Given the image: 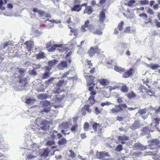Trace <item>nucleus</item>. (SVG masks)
<instances>
[{
	"mask_svg": "<svg viewBox=\"0 0 160 160\" xmlns=\"http://www.w3.org/2000/svg\"><path fill=\"white\" fill-rule=\"evenodd\" d=\"M147 111L146 108L140 109L138 111V113L141 115L145 114L146 113Z\"/></svg>",
	"mask_w": 160,
	"mask_h": 160,
	"instance_id": "3c124183",
	"label": "nucleus"
},
{
	"mask_svg": "<svg viewBox=\"0 0 160 160\" xmlns=\"http://www.w3.org/2000/svg\"><path fill=\"white\" fill-rule=\"evenodd\" d=\"M139 16L141 17H142L144 19L146 20L148 18V15L146 13H142L139 15Z\"/></svg>",
	"mask_w": 160,
	"mask_h": 160,
	"instance_id": "13d9d810",
	"label": "nucleus"
},
{
	"mask_svg": "<svg viewBox=\"0 0 160 160\" xmlns=\"http://www.w3.org/2000/svg\"><path fill=\"white\" fill-rule=\"evenodd\" d=\"M19 82L23 84L24 87H25L27 84V79L25 78H23L19 80Z\"/></svg>",
	"mask_w": 160,
	"mask_h": 160,
	"instance_id": "e433bc0d",
	"label": "nucleus"
},
{
	"mask_svg": "<svg viewBox=\"0 0 160 160\" xmlns=\"http://www.w3.org/2000/svg\"><path fill=\"white\" fill-rule=\"evenodd\" d=\"M160 122V118H155L153 119V123H152L151 124V125H152V124H155L154 125L155 127L157 128V126L158 125Z\"/></svg>",
	"mask_w": 160,
	"mask_h": 160,
	"instance_id": "cd10ccee",
	"label": "nucleus"
},
{
	"mask_svg": "<svg viewBox=\"0 0 160 160\" xmlns=\"http://www.w3.org/2000/svg\"><path fill=\"white\" fill-rule=\"evenodd\" d=\"M42 107L43 108L41 110V112H44L48 113L51 110V103L50 102L46 100L43 102L42 104Z\"/></svg>",
	"mask_w": 160,
	"mask_h": 160,
	"instance_id": "9d476101",
	"label": "nucleus"
},
{
	"mask_svg": "<svg viewBox=\"0 0 160 160\" xmlns=\"http://www.w3.org/2000/svg\"><path fill=\"white\" fill-rule=\"evenodd\" d=\"M78 127V125L76 124L73 125L71 128V130L72 132H75L77 131Z\"/></svg>",
	"mask_w": 160,
	"mask_h": 160,
	"instance_id": "37998d69",
	"label": "nucleus"
},
{
	"mask_svg": "<svg viewBox=\"0 0 160 160\" xmlns=\"http://www.w3.org/2000/svg\"><path fill=\"white\" fill-rule=\"evenodd\" d=\"M114 69L116 71L121 73H123L126 71L125 68H122L117 65H115V66Z\"/></svg>",
	"mask_w": 160,
	"mask_h": 160,
	"instance_id": "412c9836",
	"label": "nucleus"
},
{
	"mask_svg": "<svg viewBox=\"0 0 160 160\" xmlns=\"http://www.w3.org/2000/svg\"><path fill=\"white\" fill-rule=\"evenodd\" d=\"M50 74L49 72H45L43 74L42 78L43 79H47L50 77Z\"/></svg>",
	"mask_w": 160,
	"mask_h": 160,
	"instance_id": "c9c22d12",
	"label": "nucleus"
},
{
	"mask_svg": "<svg viewBox=\"0 0 160 160\" xmlns=\"http://www.w3.org/2000/svg\"><path fill=\"white\" fill-rule=\"evenodd\" d=\"M3 2L2 0H0V9L3 10L5 9V8L4 6H3Z\"/></svg>",
	"mask_w": 160,
	"mask_h": 160,
	"instance_id": "bf43d9fd",
	"label": "nucleus"
},
{
	"mask_svg": "<svg viewBox=\"0 0 160 160\" xmlns=\"http://www.w3.org/2000/svg\"><path fill=\"white\" fill-rule=\"evenodd\" d=\"M90 21L89 20H87L84 25H82L81 27V31L82 32H84L87 31L88 30L92 29L93 28L92 25L90 24Z\"/></svg>",
	"mask_w": 160,
	"mask_h": 160,
	"instance_id": "1a4fd4ad",
	"label": "nucleus"
},
{
	"mask_svg": "<svg viewBox=\"0 0 160 160\" xmlns=\"http://www.w3.org/2000/svg\"><path fill=\"white\" fill-rule=\"evenodd\" d=\"M50 122L46 119L41 120L38 118L36 120V124L39 127V129L43 130H48L50 127Z\"/></svg>",
	"mask_w": 160,
	"mask_h": 160,
	"instance_id": "f257e3e1",
	"label": "nucleus"
},
{
	"mask_svg": "<svg viewBox=\"0 0 160 160\" xmlns=\"http://www.w3.org/2000/svg\"><path fill=\"white\" fill-rule=\"evenodd\" d=\"M121 91L123 93H127L129 91V88L126 84L123 83L120 87Z\"/></svg>",
	"mask_w": 160,
	"mask_h": 160,
	"instance_id": "5701e85b",
	"label": "nucleus"
},
{
	"mask_svg": "<svg viewBox=\"0 0 160 160\" xmlns=\"http://www.w3.org/2000/svg\"><path fill=\"white\" fill-rule=\"evenodd\" d=\"M138 85V89L140 92H146L147 88L146 87L142 84Z\"/></svg>",
	"mask_w": 160,
	"mask_h": 160,
	"instance_id": "7c9ffc66",
	"label": "nucleus"
},
{
	"mask_svg": "<svg viewBox=\"0 0 160 160\" xmlns=\"http://www.w3.org/2000/svg\"><path fill=\"white\" fill-rule=\"evenodd\" d=\"M84 76L86 79H87L89 78L87 80V85L90 86L92 85V86H93L94 87L95 84L94 83V79L95 78L92 76L90 75L89 73L84 72Z\"/></svg>",
	"mask_w": 160,
	"mask_h": 160,
	"instance_id": "6e6552de",
	"label": "nucleus"
},
{
	"mask_svg": "<svg viewBox=\"0 0 160 160\" xmlns=\"http://www.w3.org/2000/svg\"><path fill=\"white\" fill-rule=\"evenodd\" d=\"M55 79V78L51 77L45 81V84L46 85H48L52 83Z\"/></svg>",
	"mask_w": 160,
	"mask_h": 160,
	"instance_id": "ea45409f",
	"label": "nucleus"
},
{
	"mask_svg": "<svg viewBox=\"0 0 160 160\" xmlns=\"http://www.w3.org/2000/svg\"><path fill=\"white\" fill-rule=\"evenodd\" d=\"M140 127V124L139 121H135L132 125V129H136Z\"/></svg>",
	"mask_w": 160,
	"mask_h": 160,
	"instance_id": "c85d7f7f",
	"label": "nucleus"
},
{
	"mask_svg": "<svg viewBox=\"0 0 160 160\" xmlns=\"http://www.w3.org/2000/svg\"><path fill=\"white\" fill-rule=\"evenodd\" d=\"M140 3L142 5H148L149 4V2L148 0H142L140 1Z\"/></svg>",
	"mask_w": 160,
	"mask_h": 160,
	"instance_id": "4d7b16f0",
	"label": "nucleus"
},
{
	"mask_svg": "<svg viewBox=\"0 0 160 160\" xmlns=\"http://www.w3.org/2000/svg\"><path fill=\"white\" fill-rule=\"evenodd\" d=\"M55 144V141L53 140L48 141L46 143L47 146H51Z\"/></svg>",
	"mask_w": 160,
	"mask_h": 160,
	"instance_id": "8fccbe9b",
	"label": "nucleus"
},
{
	"mask_svg": "<svg viewBox=\"0 0 160 160\" xmlns=\"http://www.w3.org/2000/svg\"><path fill=\"white\" fill-rule=\"evenodd\" d=\"M156 26L158 28H160V22L157 19L154 20Z\"/></svg>",
	"mask_w": 160,
	"mask_h": 160,
	"instance_id": "0e129e2a",
	"label": "nucleus"
},
{
	"mask_svg": "<svg viewBox=\"0 0 160 160\" xmlns=\"http://www.w3.org/2000/svg\"><path fill=\"white\" fill-rule=\"evenodd\" d=\"M125 95L129 99H132L137 96L136 94L133 91H131L126 94Z\"/></svg>",
	"mask_w": 160,
	"mask_h": 160,
	"instance_id": "393cba45",
	"label": "nucleus"
},
{
	"mask_svg": "<svg viewBox=\"0 0 160 160\" xmlns=\"http://www.w3.org/2000/svg\"><path fill=\"white\" fill-rule=\"evenodd\" d=\"M127 106L126 103L119 104L115 105L114 108H113L110 110V113L112 114H115L118 113L123 111L122 108H126Z\"/></svg>",
	"mask_w": 160,
	"mask_h": 160,
	"instance_id": "7ed1b4c3",
	"label": "nucleus"
},
{
	"mask_svg": "<svg viewBox=\"0 0 160 160\" xmlns=\"http://www.w3.org/2000/svg\"><path fill=\"white\" fill-rule=\"evenodd\" d=\"M149 67L152 70H156L160 67V65L158 64H151Z\"/></svg>",
	"mask_w": 160,
	"mask_h": 160,
	"instance_id": "f704fd0d",
	"label": "nucleus"
},
{
	"mask_svg": "<svg viewBox=\"0 0 160 160\" xmlns=\"http://www.w3.org/2000/svg\"><path fill=\"white\" fill-rule=\"evenodd\" d=\"M146 92L150 96L155 95V93L153 91H152L150 90H148L146 91Z\"/></svg>",
	"mask_w": 160,
	"mask_h": 160,
	"instance_id": "864d4df0",
	"label": "nucleus"
},
{
	"mask_svg": "<svg viewBox=\"0 0 160 160\" xmlns=\"http://www.w3.org/2000/svg\"><path fill=\"white\" fill-rule=\"evenodd\" d=\"M93 11V9L91 6H89L85 8L83 11V13H87L88 14H91Z\"/></svg>",
	"mask_w": 160,
	"mask_h": 160,
	"instance_id": "a211bd4d",
	"label": "nucleus"
},
{
	"mask_svg": "<svg viewBox=\"0 0 160 160\" xmlns=\"http://www.w3.org/2000/svg\"><path fill=\"white\" fill-rule=\"evenodd\" d=\"M29 73L31 75L36 76L37 74V73L34 70H32L29 71Z\"/></svg>",
	"mask_w": 160,
	"mask_h": 160,
	"instance_id": "6e6d98bb",
	"label": "nucleus"
},
{
	"mask_svg": "<svg viewBox=\"0 0 160 160\" xmlns=\"http://www.w3.org/2000/svg\"><path fill=\"white\" fill-rule=\"evenodd\" d=\"M49 152V149L48 148H47L44 150L42 153V155L46 158L48 156Z\"/></svg>",
	"mask_w": 160,
	"mask_h": 160,
	"instance_id": "a18cd8bd",
	"label": "nucleus"
},
{
	"mask_svg": "<svg viewBox=\"0 0 160 160\" xmlns=\"http://www.w3.org/2000/svg\"><path fill=\"white\" fill-rule=\"evenodd\" d=\"M123 149L122 146V145L119 144L116 147L115 150L118 152L121 151Z\"/></svg>",
	"mask_w": 160,
	"mask_h": 160,
	"instance_id": "603ef678",
	"label": "nucleus"
},
{
	"mask_svg": "<svg viewBox=\"0 0 160 160\" xmlns=\"http://www.w3.org/2000/svg\"><path fill=\"white\" fill-rule=\"evenodd\" d=\"M124 22L123 21H121V22L119 23L117 28L118 29L119 31H122L123 28V26L124 25Z\"/></svg>",
	"mask_w": 160,
	"mask_h": 160,
	"instance_id": "a19ab883",
	"label": "nucleus"
},
{
	"mask_svg": "<svg viewBox=\"0 0 160 160\" xmlns=\"http://www.w3.org/2000/svg\"><path fill=\"white\" fill-rule=\"evenodd\" d=\"M38 14L40 17H43L44 16L46 18H51V16L50 14L46 13L45 12L40 10H39Z\"/></svg>",
	"mask_w": 160,
	"mask_h": 160,
	"instance_id": "aec40b11",
	"label": "nucleus"
},
{
	"mask_svg": "<svg viewBox=\"0 0 160 160\" xmlns=\"http://www.w3.org/2000/svg\"><path fill=\"white\" fill-rule=\"evenodd\" d=\"M71 72L70 70L68 71L65 72L64 73H63L61 76V79H63L64 78H65L67 77V76Z\"/></svg>",
	"mask_w": 160,
	"mask_h": 160,
	"instance_id": "49530a36",
	"label": "nucleus"
},
{
	"mask_svg": "<svg viewBox=\"0 0 160 160\" xmlns=\"http://www.w3.org/2000/svg\"><path fill=\"white\" fill-rule=\"evenodd\" d=\"M63 45L62 44H55L51 45L50 48L49 49H48V51L49 52L54 51L57 48H63Z\"/></svg>",
	"mask_w": 160,
	"mask_h": 160,
	"instance_id": "dca6fc26",
	"label": "nucleus"
},
{
	"mask_svg": "<svg viewBox=\"0 0 160 160\" xmlns=\"http://www.w3.org/2000/svg\"><path fill=\"white\" fill-rule=\"evenodd\" d=\"M100 126L99 124H98L97 122H94L92 124V127L95 132L97 131V128L100 127Z\"/></svg>",
	"mask_w": 160,
	"mask_h": 160,
	"instance_id": "58836bf2",
	"label": "nucleus"
},
{
	"mask_svg": "<svg viewBox=\"0 0 160 160\" xmlns=\"http://www.w3.org/2000/svg\"><path fill=\"white\" fill-rule=\"evenodd\" d=\"M67 142V140L66 138H62L58 140V145L59 146L64 145Z\"/></svg>",
	"mask_w": 160,
	"mask_h": 160,
	"instance_id": "a878e982",
	"label": "nucleus"
},
{
	"mask_svg": "<svg viewBox=\"0 0 160 160\" xmlns=\"http://www.w3.org/2000/svg\"><path fill=\"white\" fill-rule=\"evenodd\" d=\"M87 65L88 66V68H90L92 67L93 66V64L92 63L91 60H89L87 59L86 60Z\"/></svg>",
	"mask_w": 160,
	"mask_h": 160,
	"instance_id": "de8ad7c7",
	"label": "nucleus"
},
{
	"mask_svg": "<svg viewBox=\"0 0 160 160\" xmlns=\"http://www.w3.org/2000/svg\"><path fill=\"white\" fill-rule=\"evenodd\" d=\"M103 52L101 51V49L99 48L98 45H96L95 47H91L88 50L87 53L90 57H92L94 56L95 54H99L103 53Z\"/></svg>",
	"mask_w": 160,
	"mask_h": 160,
	"instance_id": "f03ea898",
	"label": "nucleus"
},
{
	"mask_svg": "<svg viewBox=\"0 0 160 160\" xmlns=\"http://www.w3.org/2000/svg\"><path fill=\"white\" fill-rule=\"evenodd\" d=\"M91 32L94 34H97L98 35H102V32L100 28L99 29H97L96 30H93L92 29L91 30Z\"/></svg>",
	"mask_w": 160,
	"mask_h": 160,
	"instance_id": "c756f323",
	"label": "nucleus"
},
{
	"mask_svg": "<svg viewBox=\"0 0 160 160\" xmlns=\"http://www.w3.org/2000/svg\"><path fill=\"white\" fill-rule=\"evenodd\" d=\"M38 97L41 99H43L46 98L45 95L43 93L40 94L38 95Z\"/></svg>",
	"mask_w": 160,
	"mask_h": 160,
	"instance_id": "69168bd1",
	"label": "nucleus"
},
{
	"mask_svg": "<svg viewBox=\"0 0 160 160\" xmlns=\"http://www.w3.org/2000/svg\"><path fill=\"white\" fill-rule=\"evenodd\" d=\"M134 72V69L132 68H131L126 72H123L122 77L124 78H127L129 77L130 76H132Z\"/></svg>",
	"mask_w": 160,
	"mask_h": 160,
	"instance_id": "9b49d317",
	"label": "nucleus"
},
{
	"mask_svg": "<svg viewBox=\"0 0 160 160\" xmlns=\"http://www.w3.org/2000/svg\"><path fill=\"white\" fill-rule=\"evenodd\" d=\"M148 146L151 150H154L160 147V142L158 139H153L148 141Z\"/></svg>",
	"mask_w": 160,
	"mask_h": 160,
	"instance_id": "20e7f679",
	"label": "nucleus"
},
{
	"mask_svg": "<svg viewBox=\"0 0 160 160\" xmlns=\"http://www.w3.org/2000/svg\"><path fill=\"white\" fill-rule=\"evenodd\" d=\"M118 139L119 141L127 140H128L129 137L126 135L119 136L118 137Z\"/></svg>",
	"mask_w": 160,
	"mask_h": 160,
	"instance_id": "4c0bfd02",
	"label": "nucleus"
},
{
	"mask_svg": "<svg viewBox=\"0 0 160 160\" xmlns=\"http://www.w3.org/2000/svg\"><path fill=\"white\" fill-rule=\"evenodd\" d=\"M69 28L71 29L70 32H72V33L70 34V35H72V33H73L74 36H77L78 35L77 29L73 28L71 27H69Z\"/></svg>",
	"mask_w": 160,
	"mask_h": 160,
	"instance_id": "2f4dec72",
	"label": "nucleus"
},
{
	"mask_svg": "<svg viewBox=\"0 0 160 160\" xmlns=\"http://www.w3.org/2000/svg\"><path fill=\"white\" fill-rule=\"evenodd\" d=\"M66 61H62L58 64L57 68L59 70H62L65 68H68V62L71 63L72 62L71 58L67 59Z\"/></svg>",
	"mask_w": 160,
	"mask_h": 160,
	"instance_id": "423d86ee",
	"label": "nucleus"
},
{
	"mask_svg": "<svg viewBox=\"0 0 160 160\" xmlns=\"http://www.w3.org/2000/svg\"><path fill=\"white\" fill-rule=\"evenodd\" d=\"M58 62V60L56 59L49 60L48 62V66H50L52 68Z\"/></svg>",
	"mask_w": 160,
	"mask_h": 160,
	"instance_id": "6ab92c4d",
	"label": "nucleus"
},
{
	"mask_svg": "<svg viewBox=\"0 0 160 160\" xmlns=\"http://www.w3.org/2000/svg\"><path fill=\"white\" fill-rule=\"evenodd\" d=\"M147 12L150 15H154V12L153 11V10L151 8H149L148 9L147 11Z\"/></svg>",
	"mask_w": 160,
	"mask_h": 160,
	"instance_id": "338daca9",
	"label": "nucleus"
},
{
	"mask_svg": "<svg viewBox=\"0 0 160 160\" xmlns=\"http://www.w3.org/2000/svg\"><path fill=\"white\" fill-rule=\"evenodd\" d=\"M96 68L95 67H93L91 68V70H90L89 73L91 74H93L95 72H96Z\"/></svg>",
	"mask_w": 160,
	"mask_h": 160,
	"instance_id": "680f3d73",
	"label": "nucleus"
},
{
	"mask_svg": "<svg viewBox=\"0 0 160 160\" xmlns=\"http://www.w3.org/2000/svg\"><path fill=\"white\" fill-rule=\"evenodd\" d=\"M95 113L97 115H98L101 112L100 110L98 109L97 107H96L95 108Z\"/></svg>",
	"mask_w": 160,
	"mask_h": 160,
	"instance_id": "774afa93",
	"label": "nucleus"
},
{
	"mask_svg": "<svg viewBox=\"0 0 160 160\" xmlns=\"http://www.w3.org/2000/svg\"><path fill=\"white\" fill-rule=\"evenodd\" d=\"M58 132V131L56 130H54L52 133L51 135V137L52 138H55L56 137L57 134Z\"/></svg>",
	"mask_w": 160,
	"mask_h": 160,
	"instance_id": "5fc2aeb1",
	"label": "nucleus"
},
{
	"mask_svg": "<svg viewBox=\"0 0 160 160\" xmlns=\"http://www.w3.org/2000/svg\"><path fill=\"white\" fill-rule=\"evenodd\" d=\"M69 152L70 153L69 156L72 159H73L76 157V155L72 149L69 150Z\"/></svg>",
	"mask_w": 160,
	"mask_h": 160,
	"instance_id": "79ce46f5",
	"label": "nucleus"
},
{
	"mask_svg": "<svg viewBox=\"0 0 160 160\" xmlns=\"http://www.w3.org/2000/svg\"><path fill=\"white\" fill-rule=\"evenodd\" d=\"M106 16L105 10H102L100 12L99 16V22L100 23H103L105 19Z\"/></svg>",
	"mask_w": 160,
	"mask_h": 160,
	"instance_id": "f8f14e48",
	"label": "nucleus"
},
{
	"mask_svg": "<svg viewBox=\"0 0 160 160\" xmlns=\"http://www.w3.org/2000/svg\"><path fill=\"white\" fill-rule=\"evenodd\" d=\"M64 82V81L63 79L60 80L56 83V87L55 90L53 91V93L54 94H59L60 93L64 92V89H61L60 87H61Z\"/></svg>",
	"mask_w": 160,
	"mask_h": 160,
	"instance_id": "0eeeda50",
	"label": "nucleus"
},
{
	"mask_svg": "<svg viewBox=\"0 0 160 160\" xmlns=\"http://www.w3.org/2000/svg\"><path fill=\"white\" fill-rule=\"evenodd\" d=\"M90 106L89 105H85L82 108V111L83 112L82 114L83 116H85L86 113V112H88L90 113L92 112V109L90 108Z\"/></svg>",
	"mask_w": 160,
	"mask_h": 160,
	"instance_id": "4468645a",
	"label": "nucleus"
},
{
	"mask_svg": "<svg viewBox=\"0 0 160 160\" xmlns=\"http://www.w3.org/2000/svg\"><path fill=\"white\" fill-rule=\"evenodd\" d=\"M81 10V8L80 4L74 5L71 8L72 12H78Z\"/></svg>",
	"mask_w": 160,
	"mask_h": 160,
	"instance_id": "f3484780",
	"label": "nucleus"
},
{
	"mask_svg": "<svg viewBox=\"0 0 160 160\" xmlns=\"http://www.w3.org/2000/svg\"><path fill=\"white\" fill-rule=\"evenodd\" d=\"M24 44L26 46V48L28 51H30L32 50L33 44L31 42L27 41L24 43Z\"/></svg>",
	"mask_w": 160,
	"mask_h": 160,
	"instance_id": "4be33fe9",
	"label": "nucleus"
},
{
	"mask_svg": "<svg viewBox=\"0 0 160 160\" xmlns=\"http://www.w3.org/2000/svg\"><path fill=\"white\" fill-rule=\"evenodd\" d=\"M36 58L37 59H44L45 58V54L42 52H40L38 54H36Z\"/></svg>",
	"mask_w": 160,
	"mask_h": 160,
	"instance_id": "b1692460",
	"label": "nucleus"
},
{
	"mask_svg": "<svg viewBox=\"0 0 160 160\" xmlns=\"http://www.w3.org/2000/svg\"><path fill=\"white\" fill-rule=\"evenodd\" d=\"M106 0H100L98 3L97 4V6H100L101 5L104 4Z\"/></svg>",
	"mask_w": 160,
	"mask_h": 160,
	"instance_id": "e2e57ef3",
	"label": "nucleus"
},
{
	"mask_svg": "<svg viewBox=\"0 0 160 160\" xmlns=\"http://www.w3.org/2000/svg\"><path fill=\"white\" fill-rule=\"evenodd\" d=\"M89 128V123L87 122H85L83 125V129L85 131H87L88 130Z\"/></svg>",
	"mask_w": 160,
	"mask_h": 160,
	"instance_id": "c03bdc74",
	"label": "nucleus"
},
{
	"mask_svg": "<svg viewBox=\"0 0 160 160\" xmlns=\"http://www.w3.org/2000/svg\"><path fill=\"white\" fill-rule=\"evenodd\" d=\"M104 152H98L97 153L96 156L98 158L101 159L105 158L104 157Z\"/></svg>",
	"mask_w": 160,
	"mask_h": 160,
	"instance_id": "473e14b6",
	"label": "nucleus"
},
{
	"mask_svg": "<svg viewBox=\"0 0 160 160\" xmlns=\"http://www.w3.org/2000/svg\"><path fill=\"white\" fill-rule=\"evenodd\" d=\"M88 90L90 92V94L91 96L88 98V100L89 101L90 105H92L95 102V96L97 92L94 90L93 86H90L88 88Z\"/></svg>",
	"mask_w": 160,
	"mask_h": 160,
	"instance_id": "39448f33",
	"label": "nucleus"
},
{
	"mask_svg": "<svg viewBox=\"0 0 160 160\" xmlns=\"http://www.w3.org/2000/svg\"><path fill=\"white\" fill-rule=\"evenodd\" d=\"M124 32L125 33H130L134 32V31L131 28V27H128L125 29Z\"/></svg>",
	"mask_w": 160,
	"mask_h": 160,
	"instance_id": "72a5a7b5",
	"label": "nucleus"
},
{
	"mask_svg": "<svg viewBox=\"0 0 160 160\" xmlns=\"http://www.w3.org/2000/svg\"><path fill=\"white\" fill-rule=\"evenodd\" d=\"M135 2V0H130L128 2L127 5L129 7H131Z\"/></svg>",
	"mask_w": 160,
	"mask_h": 160,
	"instance_id": "09e8293b",
	"label": "nucleus"
},
{
	"mask_svg": "<svg viewBox=\"0 0 160 160\" xmlns=\"http://www.w3.org/2000/svg\"><path fill=\"white\" fill-rule=\"evenodd\" d=\"M148 127H145L143 128L142 130V133L145 134H148L149 132L151 130L149 129V128ZM153 131L152 130H151V132H152Z\"/></svg>",
	"mask_w": 160,
	"mask_h": 160,
	"instance_id": "bb28decb",
	"label": "nucleus"
},
{
	"mask_svg": "<svg viewBox=\"0 0 160 160\" xmlns=\"http://www.w3.org/2000/svg\"><path fill=\"white\" fill-rule=\"evenodd\" d=\"M35 99H27L26 100V102L27 104H30L32 102V101H35Z\"/></svg>",
	"mask_w": 160,
	"mask_h": 160,
	"instance_id": "052dcab7",
	"label": "nucleus"
},
{
	"mask_svg": "<svg viewBox=\"0 0 160 160\" xmlns=\"http://www.w3.org/2000/svg\"><path fill=\"white\" fill-rule=\"evenodd\" d=\"M133 148L136 150H140L141 151L147 149L146 146L143 145L139 142L136 143L133 146Z\"/></svg>",
	"mask_w": 160,
	"mask_h": 160,
	"instance_id": "ddd939ff",
	"label": "nucleus"
},
{
	"mask_svg": "<svg viewBox=\"0 0 160 160\" xmlns=\"http://www.w3.org/2000/svg\"><path fill=\"white\" fill-rule=\"evenodd\" d=\"M100 85L104 86L108 85L110 83L109 80L107 79L102 78L97 80Z\"/></svg>",
	"mask_w": 160,
	"mask_h": 160,
	"instance_id": "2eb2a0df",
	"label": "nucleus"
}]
</instances>
